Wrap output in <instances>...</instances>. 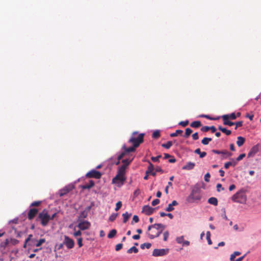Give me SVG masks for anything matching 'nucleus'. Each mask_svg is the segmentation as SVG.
<instances>
[{
    "instance_id": "obj_1",
    "label": "nucleus",
    "mask_w": 261,
    "mask_h": 261,
    "mask_svg": "<svg viewBox=\"0 0 261 261\" xmlns=\"http://www.w3.org/2000/svg\"><path fill=\"white\" fill-rule=\"evenodd\" d=\"M138 134L137 132H134L128 141V142L133 145L132 146L126 147L125 145H123L122 148L125 150L126 152H134L136 150V148L139 146L140 144L143 142L144 137L145 134L144 133L140 134L137 137L136 136Z\"/></svg>"
},
{
    "instance_id": "obj_2",
    "label": "nucleus",
    "mask_w": 261,
    "mask_h": 261,
    "mask_svg": "<svg viewBox=\"0 0 261 261\" xmlns=\"http://www.w3.org/2000/svg\"><path fill=\"white\" fill-rule=\"evenodd\" d=\"M165 228V226L161 223H156L148 227V231L151 230V233H147L150 239L158 237Z\"/></svg>"
},
{
    "instance_id": "obj_3",
    "label": "nucleus",
    "mask_w": 261,
    "mask_h": 261,
    "mask_svg": "<svg viewBox=\"0 0 261 261\" xmlns=\"http://www.w3.org/2000/svg\"><path fill=\"white\" fill-rule=\"evenodd\" d=\"M36 221H39L42 226H47L50 221L48 211L46 209L43 210L39 213Z\"/></svg>"
},
{
    "instance_id": "obj_4",
    "label": "nucleus",
    "mask_w": 261,
    "mask_h": 261,
    "mask_svg": "<svg viewBox=\"0 0 261 261\" xmlns=\"http://www.w3.org/2000/svg\"><path fill=\"white\" fill-rule=\"evenodd\" d=\"M231 199L235 202L243 204L246 203L247 197L244 191L240 190L231 197Z\"/></svg>"
},
{
    "instance_id": "obj_5",
    "label": "nucleus",
    "mask_w": 261,
    "mask_h": 261,
    "mask_svg": "<svg viewBox=\"0 0 261 261\" xmlns=\"http://www.w3.org/2000/svg\"><path fill=\"white\" fill-rule=\"evenodd\" d=\"M101 175V173L99 171L93 169L87 173L86 177L88 178L99 179L100 178Z\"/></svg>"
},
{
    "instance_id": "obj_6",
    "label": "nucleus",
    "mask_w": 261,
    "mask_h": 261,
    "mask_svg": "<svg viewBox=\"0 0 261 261\" xmlns=\"http://www.w3.org/2000/svg\"><path fill=\"white\" fill-rule=\"evenodd\" d=\"M64 240L63 241V244L66 245V247L68 249L73 248L74 246V241L67 236H64Z\"/></svg>"
},
{
    "instance_id": "obj_7",
    "label": "nucleus",
    "mask_w": 261,
    "mask_h": 261,
    "mask_svg": "<svg viewBox=\"0 0 261 261\" xmlns=\"http://www.w3.org/2000/svg\"><path fill=\"white\" fill-rule=\"evenodd\" d=\"M79 222L77 227L81 230H84L88 229L90 226V223L88 221L81 220Z\"/></svg>"
},
{
    "instance_id": "obj_8",
    "label": "nucleus",
    "mask_w": 261,
    "mask_h": 261,
    "mask_svg": "<svg viewBox=\"0 0 261 261\" xmlns=\"http://www.w3.org/2000/svg\"><path fill=\"white\" fill-rule=\"evenodd\" d=\"M126 180L125 176H120L118 175H116L112 179V183L123 185L124 181Z\"/></svg>"
},
{
    "instance_id": "obj_9",
    "label": "nucleus",
    "mask_w": 261,
    "mask_h": 261,
    "mask_svg": "<svg viewBox=\"0 0 261 261\" xmlns=\"http://www.w3.org/2000/svg\"><path fill=\"white\" fill-rule=\"evenodd\" d=\"M168 252V249H155L152 252V255L154 256H161L166 255Z\"/></svg>"
},
{
    "instance_id": "obj_10",
    "label": "nucleus",
    "mask_w": 261,
    "mask_h": 261,
    "mask_svg": "<svg viewBox=\"0 0 261 261\" xmlns=\"http://www.w3.org/2000/svg\"><path fill=\"white\" fill-rule=\"evenodd\" d=\"M212 152L216 154H220V155H222V159H226L227 157H229L232 155L231 153L228 152L226 150L222 151H220L218 150H213Z\"/></svg>"
},
{
    "instance_id": "obj_11",
    "label": "nucleus",
    "mask_w": 261,
    "mask_h": 261,
    "mask_svg": "<svg viewBox=\"0 0 261 261\" xmlns=\"http://www.w3.org/2000/svg\"><path fill=\"white\" fill-rule=\"evenodd\" d=\"M189 197L193 200H199L201 199L200 191L198 190H192Z\"/></svg>"
},
{
    "instance_id": "obj_12",
    "label": "nucleus",
    "mask_w": 261,
    "mask_h": 261,
    "mask_svg": "<svg viewBox=\"0 0 261 261\" xmlns=\"http://www.w3.org/2000/svg\"><path fill=\"white\" fill-rule=\"evenodd\" d=\"M259 151V144L253 146L247 154L248 158L253 157Z\"/></svg>"
},
{
    "instance_id": "obj_13",
    "label": "nucleus",
    "mask_w": 261,
    "mask_h": 261,
    "mask_svg": "<svg viewBox=\"0 0 261 261\" xmlns=\"http://www.w3.org/2000/svg\"><path fill=\"white\" fill-rule=\"evenodd\" d=\"M38 210L36 208H30L28 214V218L29 220H31L34 218L37 214Z\"/></svg>"
},
{
    "instance_id": "obj_14",
    "label": "nucleus",
    "mask_w": 261,
    "mask_h": 261,
    "mask_svg": "<svg viewBox=\"0 0 261 261\" xmlns=\"http://www.w3.org/2000/svg\"><path fill=\"white\" fill-rule=\"evenodd\" d=\"M90 209H91V207L88 206V207H86L85 210L82 211L80 213V214L79 216L77 221H80L82 220L83 219L86 218L87 217L88 213V212L90 211Z\"/></svg>"
},
{
    "instance_id": "obj_15",
    "label": "nucleus",
    "mask_w": 261,
    "mask_h": 261,
    "mask_svg": "<svg viewBox=\"0 0 261 261\" xmlns=\"http://www.w3.org/2000/svg\"><path fill=\"white\" fill-rule=\"evenodd\" d=\"M154 211V208L149 205H145L142 208V212L145 213L146 215H151Z\"/></svg>"
},
{
    "instance_id": "obj_16",
    "label": "nucleus",
    "mask_w": 261,
    "mask_h": 261,
    "mask_svg": "<svg viewBox=\"0 0 261 261\" xmlns=\"http://www.w3.org/2000/svg\"><path fill=\"white\" fill-rule=\"evenodd\" d=\"M149 163V166L147 168V170L145 172V176L144 177V179L145 180H147L148 178V175L151 174V172L154 170L153 165L150 162H148Z\"/></svg>"
},
{
    "instance_id": "obj_17",
    "label": "nucleus",
    "mask_w": 261,
    "mask_h": 261,
    "mask_svg": "<svg viewBox=\"0 0 261 261\" xmlns=\"http://www.w3.org/2000/svg\"><path fill=\"white\" fill-rule=\"evenodd\" d=\"M223 121V124L225 125L232 126L234 125V122L229 121L228 115H224L222 116Z\"/></svg>"
},
{
    "instance_id": "obj_18",
    "label": "nucleus",
    "mask_w": 261,
    "mask_h": 261,
    "mask_svg": "<svg viewBox=\"0 0 261 261\" xmlns=\"http://www.w3.org/2000/svg\"><path fill=\"white\" fill-rule=\"evenodd\" d=\"M195 166V164L194 163L189 162L186 164V165H185L182 167V169L186 170H190L193 169L194 168Z\"/></svg>"
},
{
    "instance_id": "obj_19",
    "label": "nucleus",
    "mask_w": 261,
    "mask_h": 261,
    "mask_svg": "<svg viewBox=\"0 0 261 261\" xmlns=\"http://www.w3.org/2000/svg\"><path fill=\"white\" fill-rule=\"evenodd\" d=\"M178 205V202L176 200L172 201L171 203L168 204V206L165 208L167 212H171L174 210L173 206Z\"/></svg>"
},
{
    "instance_id": "obj_20",
    "label": "nucleus",
    "mask_w": 261,
    "mask_h": 261,
    "mask_svg": "<svg viewBox=\"0 0 261 261\" xmlns=\"http://www.w3.org/2000/svg\"><path fill=\"white\" fill-rule=\"evenodd\" d=\"M126 168L124 166H121L118 170L117 175H119L120 176H125V170Z\"/></svg>"
},
{
    "instance_id": "obj_21",
    "label": "nucleus",
    "mask_w": 261,
    "mask_h": 261,
    "mask_svg": "<svg viewBox=\"0 0 261 261\" xmlns=\"http://www.w3.org/2000/svg\"><path fill=\"white\" fill-rule=\"evenodd\" d=\"M94 185V182L92 180L89 181V183L81 186L83 189H89L93 187Z\"/></svg>"
},
{
    "instance_id": "obj_22",
    "label": "nucleus",
    "mask_w": 261,
    "mask_h": 261,
    "mask_svg": "<svg viewBox=\"0 0 261 261\" xmlns=\"http://www.w3.org/2000/svg\"><path fill=\"white\" fill-rule=\"evenodd\" d=\"M245 139L241 136L237 137V144L239 147L242 146L245 143Z\"/></svg>"
},
{
    "instance_id": "obj_23",
    "label": "nucleus",
    "mask_w": 261,
    "mask_h": 261,
    "mask_svg": "<svg viewBox=\"0 0 261 261\" xmlns=\"http://www.w3.org/2000/svg\"><path fill=\"white\" fill-rule=\"evenodd\" d=\"M194 152L196 154H199V157L200 158H203L206 155V152L204 151L201 152L200 148H197L196 149H195Z\"/></svg>"
},
{
    "instance_id": "obj_24",
    "label": "nucleus",
    "mask_w": 261,
    "mask_h": 261,
    "mask_svg": "<svg viewBox=\"0 0 261 261\" xmlns=\"http://www.w3.org/2000/svg\"><path fill=\"white\" fill-rule=\"evenodd\" d=\"M208 202L210 204H213L215 206L218 205V200L215 197H211L208 199Z\"/></svg>"
},
{
    "instance_id": "obj_25",
    "label": "nucleus",
    "mask_w": 261,
    "mask_h": 261,
    "mask_svg": "<svg viewBox=\"0 0 261 261\" xmlns=\"http://www.w3.org/2000/svg\"><path fill=\"white\" fill-rule=\"evenodd\" d=\"M201 126V123L200 121H195L190 124V126L193 128H198Z\"/></svg>"
},
{
    "instance_id": "obj_26",
    "label": "nucleus",
    "mask_w": 261,
    "mask_h": 261,
    "mask_svg": "<svg viewBox=\"0 0 261 261\" xmlns=\"http://www.w3.org/2000/svg\"><path fill=\"white\" fill-rule=\"evenodd\" d=\"M132 214H129L128 212H125V213L122 214L123 217V222L125 223L131 216Z\"/></svg>"
},
{
    "instance_id": "obj_27",
    "label": "nucleus",
    "mask_w": 261,
    "mask_h": 261,
    "mask_svg": "<svg viewBox=\"0 0 261 261\" xmlns=\"http://www.w3.org/2000/svg\"><path fill=\"white\" fill-rule=\"evenodd\" d=\"M133 160V158L130 159L123 160L122 161L123 165L122 166H124V167L126 168L129 165V164L132 162Z\"/></svg>"
},
{
    "instance_id": "obj_28",
    "label": "nucleus",
    "mask_w": 261,
    "mask_h": 261,
    "mask_svg": "<svg viewBox=\"0 0 261 261\" xmlns=\"http://www.w3.org/2000/svg\"><path fill=\"white\" fill-rule=\"evenodd\" d=\"M212 140V138H204L202 141H201V143L204 145H207L209 142L210 141H211Z\"/></svg>"
},
{
    "instance_id": "obj_29",
    "label": "nucleus",
    "mask_w": 261,
    "mask_h": 261,
    "mask_svg": "<svg viewBox=\"0 0 261 261\" xmlns=\"http://www.w3.org/2000/svg\"><path fill=\"white\" fill-rule=\"evenodd\" d=\"M192 132L193 130L191 128H187L185 130V134L184 137L186 138H188Z\"/></svg>"
},
{
    "instance_id": "obj_30",
    "label": "nucleus",
    "mask_w": 261,
    "mask_h": 261,
    "mask_svg": "<svg viewBox=\"0 0 261 261\" xmlns=\"http://www.w3.org/2000/svg\"><path fill=\"white\" fill-rule=\"evenodd\" d=\"M117 231L116 229H113L111 230L108 235V237L110 239L113 238L116 234Z\"/></svg>"
},
{
    "instance_id": "obj_31",
    "label": "nucleus",
    "mask_w": 261,
    "mask_h": 261,
    "mask_svg": "<svg viewBox=\"0 0 261 261\" xmlns=\"http://www.w3.org/2000/svg\"><path fill=\"white\" fill-rule=\"evenodd\" d=\"M173 145L172 141H168L166 143L162 144V146L166 148L169 149Z\"/></svg>"
},
{
    "instance_id": "obj_32",
    "label": "nucleus",
    "mask_w": 261,
    "mask_h": 261,
    "mask_svg": "<svg viewBox=\"0 0 261 261\" xmlns=\"http://www.w3.org/2000/svg\"><path fill=\"white\" fill-rule=\"evenodd\" d=\"M134 252V253H137L138 252V249L137 248H136L135 246H133L131 248H130L129 249L127 250V253H129V254H130L132 253V252Z\"/></svg>"
},
{
    "instance_id": "obj_33",
    "label": "nucleus",
    "mask_w": 261,
    "mask_h": 261,
    "mask_svg": "<svg viewBox=\"0 0 261 261\" xmlns=\"http://www.w3.org/2000/svg\"><path fill=\"white\" fill-rule=\"evenodd\" d=\"M182 130L180 129H177L175 133H172L170 135V137H174L177 136L178 135H181L182 133Z\"/></svg>"
},
{
    "instance_id": "obj_34",
    "label": "nucleus",
    "mask_w": 261,
    "mask_h": 261,
    "mask_svg": "<svg viewBox=\"0 0 261 261\" xmlns=\"http://www.w3.org/2000/svg\"><path fill=\"white\" fill-rule=\"evenodd\" d=\"M152 138L154 139H158L160 137V132L159 130H155L152 136Z\"/></svg>"
},
{
    "instance_id": "obj_35",
    "label": "nucleus",
    "mask_w": 261,
    "mask_h": 261,
    "mask_svg": "<svg viewBox=\"0 0 261 261\" xmlns=\"http://www.w3.org/2000/svg\"><path fill=\"white\" fill-rule=\"evenodd\" d=\"M69 192V190L67 188H64L60 191V196L61 197L64 196Z\"/></svg>"
},
{
    "instance_id": "obj_36",
    "label": "nucleus",
    "mask_w": 261,
    "mask_h": 261,
    "mask_svg": "<svg viewBox=\"0 0 261 261\" xmlns=\"http://www.w3.org/2000/svg\"><path fill=\"white\" fill-rule=\"evenodd\" d=\"M241 254V252L239 251H234L231 255L230 257V260H234L236 256L240 255Z\"/></svg>"
},
{
    "instance_id": "obj_37",
    "label": "nucleus",
    "mask_w": 261,
    "mask_h": 261,
    "mask_svg": "<svg viewBox=\"0 0 261 261\" xmlns=\"http://www.w3.org/2000/svg\"><path fill=\"white\" fill-rule=\"evenodd\" d=\"M151 246V244L149 243H146L141 245L140 247L142 249H144L145 247L147 249H149Z\"/></svg>"
},
{
    "instance_id": "obj_38",
    "label": "nucleus",
    "mask_w": 261,
    "mask_h": 261,
    "mask_svg": "<svg viewBox=\"0 0 261 261\" xmlns=\"http://www.w3.org/2000/svg\"><path fill=\"white\" fill-rule=\"evenodd\" d=\"M118 216L117 213H113L109 217V219L110 221H114Z\"/></svg>"
},
{
    "instance_id": "obj_39",
    "label": "nucleus",
    "mask_w": 261,
    "mask_h": 261,
    "mask_svg": "<svg viewBox=\"0 0 261 261\" xmlns=\"http://www.w3.org/2000/svg\"><path fill=\"white\" fill-rule=\"evenodd\" d=\"M206 239L207 240L208 244L209 245H212V242L211 240V233L208 231L206 232Z\"/></svg>"
},
{
    "instance_id": "obj_40",
    "label": "nucleus",
    "mask_w": 261,
    "mask_h": 261,
    "mask_svg": "<svg viewBox=\"0 0 261 261\" xmlns=\"http://www.w3.org/2000/svg\"><path fill=\"white\" fill-rule=\"evenodd\" d=\"M176 241L177 243L178 244H182L184 241V236H180L179 237L176 238Z\"/></svg>"
},
{
    "instance_id": "obj_41",
    "label": "nucleus",
    "mask_w": 261,
    "mask_h": 261,
    "mask_svg": "<svg viewBox=\"0 0 261 261\" xmlns=\"http://www.w3.org/2000/svg\"><path fill=\"white\" fill-rule=\"evenodd\" d=\"M45 242V239H40L36 244V247L40 246L43 243Z\"/></svg>"
},
{
    "instance_id": "obj_42",
    "label": "nucleus",
    "mask_w": 261,
    "mask_h": 261,
    "mask_svg": "<svg viewBox=\"0 0 261 261\" xmlns=\"http://www.w3.org/2000/svg\"><path fill=\"white\" fill-rule=\"evenodd\" d=\"M41 202L40 201H36L32 202L31 205L30 207L31 206H38L40 205Z\"/></svg>"
},
{
    "instance_id": "obj_43",
    "label": "nucleus",
    "mask_w": 261,
    "mask_h": 261,
    "mask_svg": "<svg viewBox=\"0 0 261 261\" xmlns=\"http://www.w3.org/2000/svg\"><path fill=\"white\" fill-rule=\"evenodd\" d=\"M121 206H122V202L120 201L117 202L116 204V207L115 208V210L116 211H118L121 208Z\"/></svg>"
},
{
    "instance_id": "obj_44",
    "label": "nucleus",
    "mask_w": 261,
    "mask_h": 261,
    "mask_svg": "<svg viewBox=\"0 0 261 261\" xmlns=\"http://www.w3.org/2000/svg\"><path fill=\"white\" fill-rule=\"evenodd\" d=\"M161 157H162L161 155H158L157 156H155V157L154 156H152L151 158V160L153 162H156L159 161V159L161 158Z\"/></svg>"
},
{
    "instance_id": "obj_45",
    "label": "nucleus",
    "mask_w": 261,
    "mask_h": 261,
    "mask_svg": "<svg viewBox=\"0 0 261 261\" xmlns=\"http://www.w3.org/2000/svg\"><path fill=\"white\" fill-rule=\"evenodd\" d=\"M228 119L231 120H235L237 118V116L234 113H232L230 115H228Z\"/></svg>"
},
{
    "instance_id": "obj_46",
    "label": "nucleus",
    "mask_w": 261,
    "mask_h": 261,
    "mask_svg": "<svg viewBox=\"0 0 261 261\" xmlns=\"http://www.w3.org/2000/svg\"><path fill=\"white\" fill-rule=\"evenodd\" d=\"M189 121L188 120H186V121H180L178 124L182 126V127H185L187 125H188L189 124Z\"/></svg>"
},
{
    "instance_id": "obj_47",
    "label": "nucleus",
    "mask_w": 261,
    "mask_h": 261,
    "mask_svg": "<svg viewBox=\"0 0 261 261\" xmlns=\"http://www.w3.org/2000/svg\"><path fill=\"white\" fill-rule=\"evenodd\" d=\"M172 187V183L171 181L168 182V185L166 187L165 189V193L167 194L168 193V188Z\"/></svg>"
},
{
    "instance_id": "obj_48",
    "label": "nucleus",
    "mask_w": 261,
    "mask_h": 261,
    "mask_svg": "<svg viewBox=\"0 0 261 261\" xmlns=\"http://www.w3.org/2000/svg\"><path fill=\"white\" fill-rule=\"evenodd\" d=\"M123 245L121 243L118 244L115 246V250L118 251L122 248Z\"/></svg>"
},
{
    "instance_id": "obj_49",
    "label": "nucleus",
    "mask_w": 261,
    "mask_h": 261,
    "mask_svg": "<svg viewBox=\"0 0 261 261\" xmlns=\"http://www.w3.org/2000/svg\"><path fill=\"white\" fill-rule=\"evenodd\" d=\"M169 233L168 231H166L163 233L164 241H166L169 237Z\"/></svg>"
},
{
    "instance_id": "obj_50",
    "label": "nucleus",
    "mask_w": 261,
    "mask_h": 261,
    "mask_svg": "<svg viewBox=\"0 0 261 261\" xmlns=\"http://www.w3.org/2000/svg\"><path fill=\"white\" fill-rule=\"evenodd\" d=\"M139 221V218L138 216L134 215L133 218V221L132 222L131 224H133V221L135 223H138Z\"/></svg>"
},
{
    "instance_id": "obj_51",
    "label": "nucleus",
    "mask_w": 261,
    "mask_h": 261,
    "mask_svg": "<svg viewBox=\"0 0 261 261\" xmlns=\"http://www.w3.org/2000/svg\"><path fill=\"white\" fill-rule=\"evenodd\" d=\"M246 156L245 153H242L239 155L236 159L237 161H240L242 160Z\"/></svg>"
},
{
    "instance_id": "obj_52",
    "label": "nucleus",
    "mask_w": 261,
    "mask_h": 261,
    "mask_svg": "<svg viewBox=\"0 0 261 261\" xmlns=\"http://www.w3.org/2000/svg\"><path fill=\"white\" fill-rule=\"evenodd\" d=\"M211 177V175L209 173H207L204 175V180L206 182H208L210 181V178Z\"/></svg>"
},
{
    "instance_id": "obj_53",
    "label": "nucleus",
    "mask_w": 261,
    "mask_h": 261,
    "mask_svg": "<svg viewBox=\"0 0 261 261\" xmlns=\"http://www.w3.org/2000/svg\"><path fill=\"white\" fill-rule=\"evenodd\" d=\"M222 133L225 134L226 135L229 136L231 134V132L230 130H228L225 128H224V129L222 130Z\"/></svg>"
},
{
    "instance_id": "obj_54",
    "label": "nucleus",
    "mask_w": 261,
    "mask_h": 261,
    "mask_svg": "<svg viewBox=\"0 0 261 261\" xmlns=\"http://www.w3.org/2000/svg\"><path fill=\"white\" fill-rule=\"evenodd\" d=\"M160 201L159 199H155L152 201L151 204L152 206H155L158 204L160 203Z\"/></svg>"
},
{
    "instance_id": "obj_55",
    "label": "nucleus",
    "mask_w": 261,
    "mask_h": 261,
    "mask_svg": "<svg viewBox=\"0 0 261 261\" xmlns=\"http://www.w3.org/2000/svg\"><path fill=\"white\" fill-rule=\"evenodd\" d=\"M210 130V126H205L201 128V130L203 132H206Z\"/></svg>"
},
{
    "instance_id": "obj_56",
    "label": "nucleus",
    "mask_w": 261,
    "mask_h": 261,
    "mask_svg": "<svg viewBox=\"0 0 261 261\" xmlns=\"http://www.w3.org/2000/svg\"><path fill=\"white\" fill-rule=\"evenodd\" d=\"M82 241L83 239L82 238H79L77 239V244L80 248L83 246Z\"/></svg>"
},
{
    "instance_id": "obj_57",
    "label": "nucleus",
    "mask_w": 261,
    "mask_h": 261,
    "mask_svg": "<svg viewBox=\"0 0 261 261\" xmlns=\"http://www.w3.org/2000/svg\"><path fill=\"white\" fill-rule=\"evenodd\" d=\"M192 138L194 140H197L199 139L198 133H195L192 135Z\"/></svg>"
},
{
    "instance_id": "obj_58",
    "label": "nucleus",
    "mask_w": 261,
    "mask_h": 261,
    "mask_svg": "<svg viewBox=\"0 0 261 261\" xmlns=\"http://www.w3.org/2000/svg\"><path fill=\"white\" fill-rule=\"evenodd\" d=\"M124 152H122L120 154H119L118 156V160L120 161L121 159H122L124 156V155L127 152H125V150H124Z\"/></svg>"
},
{
    "instance_id": "obj_59",
    "label": "nucleus",
    "mask_w": 261,
    "mask_h": 261,
    "mask_svg": "<svg viewBox=\"0 0 261 261\" xmlns=\"http://www.w3.org/2000/svg\"><path fill=\"white\" fill-rule=\"evenodd\" d=\"M82 234V232L81 231V230L76 231L73 233V236L75 237L78 236H81Z\"/></svg>"
},
{
    "instance_id": "obj_60",
    "label": "nucleus",
    "mask_w": 261,
    "mask_h": 261,
    "mask_svg": "<svg viewBox=\"0 0 261 261\" xmlns=\"http://www.w3.org/2000/svg\"><path fill=\"white\" fill-rule=\"evenodd\" d=\"M243 122L242 121H238L234 123V124L237 125V127H241L243 125Z\"/></svg>"
},
{
    "instance_id": "obj_61",
    "label": "nucleus",
    "mask_w": 261,
    "mask_h": 261,
    "mask_svg": "<svg viewBox=\"0 0 261 261\" xmlns=\"http://www.w3.org/2000/svg\"><path fill=\"white\" fill-rule=\"evenodd\" d=\"M155 171H156V172H161V173H163V170L162 169V168L159 167V166H158L156 167L155 168Z\"/></svg>"
},
{
    "instance_id": "obj_62",
    "label": "nucleus",
    "mask_w": 261,
    "mask_h": 261,
    "mask_svg": "<svg viewBox=\"0 0 261 261\" xmlns=\"http://www.w3.org/2000/svg\"><path fill=\"white\" fill-rule=\"evenodd\" d=\"M140 194V191L139 189H137L134 192V195L137 196Z\"/></svg>"
},
{
    "instance_id": "obj_63",
    "label": "nucleus",
    "mask_w": 261,
    "mask_h": 261,
    "mask_svg": "<svg viewBox=\"0 0 261 261\" xmlns=\"http://www.w3.org/2000/svg\"><path fill=\"white\" fill-rule=\"evenodd\" d=\"M221 189L222 190H224V188L222 187V185L220 184H218L217 185V191L218 192H220V189Z\"/></svg>"
},
{
    "instance_id": "obj_64",
    "label": "nucleus",
    "mask_w": 261,
    "mask_h": 261,
    "mask_svg": "<svg viewBox=\"0 0 261 261\" xmlns=\"http://www.w3.org/2000/svg\"><path fill=\"white\" fill-rule=\"evenodd\" d=\"M245 256V255L239 257V258L237 259L236 260H230V261H242V260L244 258Z\"/></svg>"
}]
</instances>
